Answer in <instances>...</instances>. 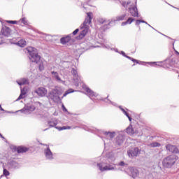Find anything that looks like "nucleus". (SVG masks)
<instances>
[{"mask_svg": "<svg viewBox=\"0 0 179 179\" xmlns=\"http://www.w3.org/2000/svg\"><path fill=\"white\" fill-rule=\"evenodd\" d=\"M177 159H178V157L176 155L168 156L164 159L162 162V166H164L166 169H170V167L176 164Z\"/></svg>", "mask_w": 179, "mask_h": 179, "instance_id": "f257e3e1", "label": "nucleus"}, {"mask_svg": "<svg viewBox=\"0 0 179 179\" xmlns=\"http://www.w3.org/2000/svg\"><path fill=\"white\" fill-rule=\"evenodd\" d=\"M27 51L29 52V59L31 62L38 64V62H40L41 60V57L38 55V53L33 50V48H28Z\"/></svg>", "mask_w": 179, "mask_h": 179, "instance_id": "f03ea898", "label": "nucleus"}, {"mask_svg": "<svg viewBox=\"0 0 179 179\" xmlns=\"http://www.w3.org/2000/svg\"><path fill=\"white\" fill-rule=\"evenodd\" d=\"M10 36V29L9 27L3 28L0 34V44L5 43V38Z\"/></svg>", "mask_w": 179, "mask_h": 179, "instance_id": "7ed1b4c3", "label": "nucleus"}, {"mask_svg": "<svg viewBox=\"0 0 179 179\" xmlns=\"http://www.w3.org/2000/svg\"><path fill=\"white\" fill-rule=\"evenodd\" d=\"M80 30L81 31L80 32L79 36H77L78 40H82V38H85L86 34L89 33V26L83 24L80 27Z\"/></svg>", "mask_w": 179, "mask_h": 179, "instance_id": "20e7f679", "label": "nucleus"}, {"mask_svg": "<svg viewBox=\"0 0 179 179\" xmlns=\"http://www.w3.org/2000/svg\"><path fill=\"white\" fill-rule=\"evenodd\" d=\"M60 94L59 90L55 89L49 93V97L51 99V100H53V101H59V100H61L59 98Z\"/></svg>", "mask_w": 179, "mask_h": 179, "instance_id": "39448f33", "label": "nucleus"}, {"mask_svg": "<svg viewBox=\"0 0 179 179\" xmlns=\"http://www.w3.org/2000/svg\"><path fill=\"white\" fill-rule=\"evenodd\" d=\"M139 153H141V150L138 148H134L127 151L129 157H136Z\"/></svg>", "mask_w": 179, "mask_h": 179, "instance_id": "423d86ee", "label": "nucleus"}, {"mask_svg": "<svg viewBox=\"0 0 179 179\" xmlns=\"http://www.w3.org/2000/svg\"><path fill=\"white\" fill-rule=\"evenodd\" d=\"M35 93H37L38 96H40L41 97H45V96H47L48 91L47 89L43 87H40L36 90H35Z\"/></svg>", "mask_w": 179, "mask_h": 179, "instance_id": "0eeeda50", "label": "nucleus"}, {"mask_svg": "<svg viewBox=\"0 0 179 179\" xmlns=\"http://www.w3.org/2000/svg\"><path fill=\"white\" fill-rule=\"evenodd\" d=\"M92 19H93V13L92 12L87 13V17L85 18L83 24H84V26H87V24H90L92 23Z\"/></svg>", "mask_w": 179, "mask_h": 179, "instance_id": "6e6552de", "label": "nucleus"}, {"mask_svg": "<svg viewBox=\"0 0 179 179\" xmlns=\"http://www.w3.org/2000/svg\"><path fill=\"white\" fill-rule=\"evenodd\" d=\"M129 170L130 171V176H131L133 178H136V177L139 176V171H138L135 167L131 166L129 168Z\"/></svg>", "mask_w": 179, "mask_h": 179, "instance_id": "1a4fd4ad", "label": "nucleus"}, {"mask_svg": "<svg viewBox=\"0 0 179 179\" xmlns=\"http://www.w3.org/2000/svg\"><path fill=\"white\" fill-rule=\"evenodd\" d=\"M166 150L171 152V153H179L178 148L176 147V145H172L171 144H168L166 145Z\"/></svg>", "mask_w": 179, "mask_h": 179, "instance_id": "9d476101", "label": "nucleus"}, {"mask_svg": "<svg viewBox=\"0 0 179 179\" xmlns=\"http://www.w3.org/2000/svg\"><path fill=\"white\" fill-rule=\"evenodd\" d=\"M129 10L131 15V16H134V17H138V8H136V6H133V7H130L129 8Z\"/></svg>", "mask_w": 179, "mask_h": 179, "instance_id": "9b49d317", "label": "nucleus"}, {"mask_svg": "<svg viewBox=\"0 0 179 179\" xmlns=\"http://www.w3.org/2000/svg\"><path fill=\"white\" fill-rule=\"evenodd\" d=\"M85 92L90 99H94V97H96V93H94V92H93V90H92L90 88L86 87Z\"/></svg>", "mask_w": 179, "mask_h": 179, "instance_id": "f8f14e48", "label": "nucleus"}, {"mask_svg": "<svg viewBox=\"0 0 179 179\" xmlns=\"http://www.w3.org/2000/svg\"><path fill=\"white\" fill-rule=\"evenodd\" d=\"M71 35H67L65 37L61 38L60 43L61 44L65 45V44H67V43H69V41H71Z\"/></svg>", "mask_w": 179, "mask_h": 179, "instance_id": "ddd939ff", "label": "nucleus"}, {"mask_svg": "<svg viewBox=\"0 0 179 179\" xmlns=\"http://www.w3.org/2000/svg\"><path fill=\"white\" fill-rule=\"evenodd\" d=\"M71 75H73V78L74 80H79L80 77L79 75L78 74V71L75 69H71Z\"/></svg>", "mask_w": 179, "mask_h": 179, "instance_id": "4468645a", "label": "nucleus"}, {"mask_svg": "<svg viewBox=\"0 0 179 179\" xmlns=\"http://www.w3.org/2000/svg\"><path fill=\"white\" fill-rule=\"evenodd\" d=\"M126 132L129 135H134L135 134V131L134 130V127H132L131 124H129V126L126 129Z\"/></svg>", "mask_w": 179, "mask_h": 179, "instance_id": "2eb2a0df", "label": "nucleus"}, {"mask_svg": "<svg viewBox=\"0 0 179 179\" xmlns=\"http://www.w3.org/2000/svg\"><path fill=\"white\" fill-rule=\"evenodd\" d=\"M99 169L101 171H106V170H114V166L110 165H106L104 167L99 166Z\"/></svg>", "mask_w": 179, "mask_h": 179, "instance_id": "dca6fc26", "label": "nucleus"}, {"mask_svg": "<svg viewBox=\"0 0 179 179\" xmlns=\"http://www.w3.org/2000/svg\"><path fill=\"white\" fill-rule=\"evenodd\" d=\"M29 149L26 147H18L17 148V153H26Z\"/></svg>", "mask_w": 179, "mask_h": 179, "instance_id": "f3484780", "label": "nucleus"}, {"mask_svg": "<svg viewBox=\"0 0 179 179\" xmlns=\"http://www.w3.org/2000/svg\"><path fill=\"white\" fill-rule=\"evenodd\" d=\"M45 156L46 157H48V159H52V152H51V150H50L49 148H48L45 151Z\"/></svg>", "mask_w": 179, "mask_h": 179, "instance_id": "a211bd4d", "label": "nucleus"}, {"mask_svg": "<svg viewBox=\"0 0 179 179\" xmlns=\"http://www.w3.org/2000/svg\"><path fill=\"white\" fill-rule=\"evenodd\" d=\"M103 135L108 136L110 139H113L115 136V132L105 131Z\"/></svg>", "mask_w": 179, "mask_h": 179, "instance_id": "6ab92c4d", "label": "nucleus"}, {"mask_svg": "<svg viewBox=\"0 0 179 179\" xmlns=\"http://www.w3.org/2000/svg\"><path fill=\"white\" fill-rule=\"evenodd\" d=\"M17 83L20 86H23V85H27L29 81L26 78H22Z\"/></svg>", "mask_w": 179, "mask_h": 179, "instance_id": "aec40b11", "label": "nucleus"}, {"mask_svg": "<svg viewBox=\"0 0 179 179\" xmlns=\"http://www.w3.org/2000/svg\"><path fill=\"white\" fill-rule=\"evenodd\" d=\"M37 64L38 65V69L41 72L44 71V63H43V61H39Z\"/></svg>", "mask_w": 179, "mask_h": 179, "instance_id": "412c9836", "label": "nucleus"}, {"mask_svg": "<svg viewBox=\"0 0 179 179\" xmlns=\"http://www.w3.org/2000/svg\"><path fill=\"white\" fill-rule=\"evenodd\" d=\"M17 45H19V47H24L26 45V41L21 39L17 43Z\"/></svg>", "mask_w": 179, "mask_h": 179, "instance_id": "4be33fe9", "label": "nucleus"}, {"mask_svg": "<svg viewBox=\"0 0 179 179\" xmlns=\"http://www.w3.org/2000/svg\"><path fill=\"white\" fill-rule=\"evenodd\" d=\"M52 75H53V77L55 78L57 80H61V78L59 77L58 72L52 71Z\"/></svg>", "mask_w": 179, "mask_h": 179, "instance_id": "5701e85b", "label": "nucleus"}, {"mask_svg": "<svg viewBox=\"0 0 179 179\" xmlns=\"http://www.w3.org/2000/svg\"><path fill=\"white\" fill-rule=\"evenodd\" d=\"M25 110H27V111H34V110H36V106H34L33 105L27 106L25 108Z\"/></svg>", "mask_w": 179, "mask_h": 179, "instance_id": "b1692460", "label": "nucleus"}, {"mask_svg": "<svg viewBox=\"0 0 179 179\" xmlns=\"http://www.w3.org/2000/svg\"><path fill=\"white\" fill-rule=\"evenodd\" d=\"M121 4L122 5V6H124V8H128V5H129L131 3V2L129 1H125L122 0L121 1Z\"/></svg>", "mask_w": 179, "mask_h": 179, "instance_id": "393cba45", "label": "nucleus"}, {"mask_svg": "<svg viewBox=\"0 0 179 179\" xmlns=\"http://www.w3.org/2000/svg\"><path fill=\"white\" fill-rule=\"evenodd\" d=\"M127 17V14H122V15H119L116 17L117 20H124Z\"/></svg>", "mask_w": 179, "mask_h": 179, "instance_id": "a878e982", "label": "nucleus"}, {"mask_svg": "<svg viewBox=\"0 0 179 179\" xmlns=\"http://www.w3.org/2000/svg\"><path fill=\"white\" fill-rule=\"evenodd\" d=\"M69 93H73V90L69 89V90L66 91L65 93L63 94L62 99H64V97H66V96H68Z\"/></svg>", "mask_w": 179, "mask_h": 179, "instance_id": "bb28decb", "label": "nucleus"}, {"mask_svg": "<svg viewBox=\"0 0 179 179\" xmlns=\"http://www.w3.org/2000/svg\"><path fill=\"white\" fill-rule=\"evenodd\" d=\"M24 94H26V92H24L23 90H22L21 94H20L19 97L17 98V100H22V99H24Z\"/></svg>", "mask_w": 179, "mask_h": 179, "instance_id": "cd10ccee", "label": "nucleus"}, {"mask_svg": "<svg viewBox=\"0 0 179 179\" xmlns=\"http://www.w3.org/2000/svg\"><path fill=\"white\" fill-rule=\"evenodd\" d=\"M150 145H151V148H159L161 146L160 143L157 142L152 143Z\"/></svg>", "mask_w": 179, "mask_h": 179, "instance_id": "c85d7f7f", "label": "nucleus"}, {"mask_svg": "<svg viewBox=\"0 0 179 179\" xmlns=\"http://www.w3.org/2000/svg\"><path fill=\"white\" fill-rule=\"evenodd\" d=\"M20 21L21 22V23H22V24L27 26L28 23H27V20H26V17H23L20 19Z\"/></svg>", "mask_w": 179, "mask_h": 179, "instance_id": "c756f323", "label": "nucleus"}, {"mask_svg": "<svg viewBox=\"0 0 179 179\" xmlns=\"http://www.w3.org/2000/svg\"><path fill=\"white\" fill-rule=\"evenodd\" d=\"M134 20H135V19H134L132 17H129L128 20H127V22L124 23L127 24H131V23H132V22H134Z\"/></svg>", "mask_w": 179, "mask_h": 179, "instance_id": "7c9ffc66", "label": "nucleus"}, {"mask_svg": "<svg viewBox=\"0 0 179 179\" xmlns=\"http://www.w3.org/2000/svg\"><path fill=\"white\" fill-rule=\"evenodd\" d=\"M117 145H121V143H124V140L122 138H117Z\"/></svg>", "mask_w": 179, "mask_h": 179, "instance_id": "2f4dec72", "label": "nucleus"}, {"mask_svg": "<svg viewBox=\"0 0 179 179\" xmlns=\"http://www.w3.org/2000/svg\"><path fill=\"white\" fill-rule=\"evenodd\" d=\"M6 22L10 24H17V21L7 20Z\"/></svg>", "mask_w": 179, "mask_h": 179, "instance_id": "473e14b6", "label": "nucleus"}, {"mask_svg": "<svg viewBox=\"0 0 179 179\" xmlns=\"http://www.w3.org/2000/svg\"><path fill=\"white\" fill-rule=\"evenodd\" d=\"M127 58H129V59H131V61L133 62H136V64H139V62H138V60L135 59H133V58H131V57H129V56H126Z\"/></svg>", "mask_w": 179, "mask_h": 179, "instance_id": "72a5a7b5", "label": "nucleus"}, {"mask_svg": "<svg viewBox=\"0 0 179 179\" xmlns=\"http://www.w3.org/2000/svg\"><path fill=\"white\" fill-rule=\"evenodd\" d=\"M10 173H9L8 171H7L6 169H3V176H5L6 177H7V176H9Z\"/></svg>", "mask_w": 179, "mask_h": 179, "instance_id": "f704fd0d", "label": "nucleus"}, {"mask_svg": "<svg viewBox=\"0 0 179 179\" xmlns=\"http://www.w3.org/2000/svg\"><path fill=\"white\" fill-rule=\"evenodd\" d=\"M78 33H79V29H76L73 32V36H76L78 34Z\"/></svg>", "mask_w": 179, "mask_h": 179, "instance_id": "c9c22d12", "label": "nucleus"}, {"mask_svg": "<svg viewBox=\"0 0 179 179\" xmlns=\"http://www.w3.org/2000/svg\"><path fill=\"white\" fill-rule=\"evenodd\" d=\"M118 166L124 167V166H125V162H124V161H122L118 164Z\"/></svg>", "mask_w": 179, "mask_h": 179, "instance_id": "e433bc0d", "label": "nucleus"}, {"mask_svg": "<svg viewBox=\"0 0 179 179\" xmlns=\"http://www.w3.org/2000/svg\"><path fill=\"white\" fill-rule=\"evenodd\" d=\"M141 23H145V21H142V20H139L136 21V24H141Z\"/></svg>", "mask_w": 179, "mask_h": 179, "instance_id": "4c0bfd02", "label": "nucleus"}, {"mask_svg": "<svg viewBox=\"0 0 179 179\" xmlns=\"http://www.w3.org/2000/svg\"><path fill=\"white\" fill-rule=\"evenodd\" d=\"M99 23H101V24H103V23H106V20H99Z\"/></svg>", "mask_w": 179, "mask_h": 179, "instance_id": "58836bf2", "label": "nucleus"}, {"mask_svg": "<svg viewBox=\"0 0 179 179\" xmlns=\"http://www.w3.org/2000/svg\"><path fill=\"white\" fill-rule=\"evenodd\" d=\"M62 129H71V127H62Z\"/></svg>", "mask_w": 179, "mask_h": 179, "instance_id": "ea45409f", "label": "nucleus"}, {"mask_svg": "<svg viewBox=\"0 0 179 179\" xmlns=\"http://www.w3.org/2000/svg\"><path fill=\"white\" fill-rule=\"evenodd\" d=\"M123 111L127 117H129V114H128V113H127V111H125V110H123Z\"/></svg>", "mask_w": 179, "mask_h": 179, "instance_id": "a19ab883", "label": "nucleus"}, {"mask_svg": "<svg viewBox=\"0 0 179 179\" xmlns=\"http://www.w3.org/2000/svg\"><path fill=\"white\" fill-rule=\"evenodd\" d=\"M127 118L129 119V121H132V117H131L128 116V117H127Z\"/></svg>", "mask_w": 179, "mask_h": 179, "instance_id": "79ce46f5", "label": "nucleus"}, {"mask_svg": "<svg viewBox=\"0 0 179 179\" xmlns=\"http://www.w3.org/2000/svg\"><path fill=\"white\" fill-rule=\"evenodd\" d=\"M0 110H1V111H5V110H3V108H2V106L0 105Z\"/></svg>", "mask_w": 179, "mask_h": 179, "instance_id": "37998d69", "label": "nucleus"}, {"mask_svg": "<svg viewBox=\"0 0 179 179\" xmlns=\"http://www.w3.org/2000/svg\"><path fill=\"white\" fill-rule=\"evenodd\" d=\"M63 110H64V111H68V110H66V109L65 108V106H63Z\"/></svg>", "mask_w": 179, "mask_h": 179, "instance_id": "c03bdc74", "label": "nucleus"}, {"mask_svg": "<svg viewBox=\"0 0 179 179\" xmlns=\"http://www.w3.org/2000/svg\"><path fill=\"white\" fill-rule=\"evenodd\" d=\"M0 136H2V134H0Z\"/></svg>", "mask_w": 179, "mask_h": 179, "instance_id": "a18cd8bd", "label": "nucleus"}, {"mask_svg": "<svg viewBox=\"0 0 179 179\" xmlns=\"http://www.w3.org/2000/svg\"><path fill=\"white\" fill-rule=\"evenodd\" d=\"M108 24H110V22H108Z\"/></svg>", "mask_w": 179, "mask_h": 179, "instance_id": "49530a36", "label": "nucleus"}]
</instances>
